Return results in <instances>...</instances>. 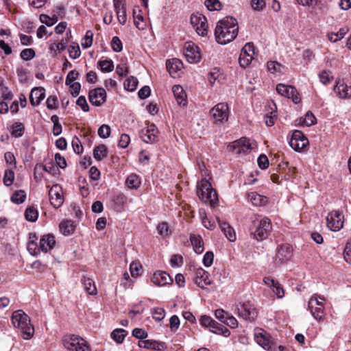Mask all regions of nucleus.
Wrapping results in <instances>:
<instances>
[{"instance_id":"obj_1","label":"nucleus","mask_w":351,"mask_h":351,"mask_svg":"<svg viewBox=\"0 0 351 351\" xmlns=\"http://www.w3.org/2000/svg\"><path fill=\"white\" fill-rule=\"evenodd\" d=\"M239 25L237 19L226 16L219 21L215 29L216 41L220 45H226L236 38L238 35Z\"/></svg>"},{"instance_id":"obj_2","label":"nucleus","mask_w":351,"mask_h":351,"mask_svg":"<svg viewBox=\"0 0 351 351\" xmlns=\"http://www.w3.org/2000/svg\"><path fill=\"white\" fill-rule=\"evenodd\" d=\"M37 239L36 233L29 234L27 249L29 254L34 256H38L40 252L46 253L51 250L56 244L55 237L51 234H44L40 239L39 245L36 243Z\"/></svg>"},{"instance_id":"obj_3","label":"nucleus","mask_w":351,"mask_h":351,"mask_svg":"<svg viewBox=\"0 0 351 351\" xmlns=\"http://www.w3.org/2000/svg\"><path fill=\"white\" fill-rule=\"evenodd\" d=\"M12 323L23 334L25 339H30L34 333V328L30 323L29 316L22 310L15 311L11 317Z\"/></svg>"},{"instance_id":"obj_4","label":"nucleus","mask_w":351,"mask_h":351,"mask_svg":"<svg viewBox=\"0 0 351 351\" xmlns=\"http://www.w3.org/2000/svg\"><path fill=\"white\" fill-rule=\"evenodd\" d=\"M271 229V220L267 217H264L253 221V226L251 228L250 234L254 239L261 241L268 237Z\"/></svg>"},{"instance_id":"obj_5","label":"nucleus","mask_w":351,"mask_h":351,"mask_svg":"<svg viewBox=\"0 0 351 351\" xmlns=\"http://www.w3.org/2000/svg\"><path fill=\"white\" fill-rule=\"evenodd\" d=\"M197 194L203 202L214 207L218 204L217 192L212 188L210 183L206 179L201 181L199 188H197Z\"/></svg>"},{"instance_id":"obj_6","label":"nucleus","mask_w":351,"mask_h":351,"mask_svg":"<svg viewBox=\"0 0 351 351\" xmlns=\"http://www.w3.org/2000/svg\"><path fill=\"white\" fill-rule=\"evenodd\" d=\"M254 335L256 342L264 350L267 351H275L276 350V341L266 330L261 328H256Z\"/></svg>"},{"instance_id":"obj_7","label":"nucleus","mask_w":351,"mask_h":351,"mask_svg":"<svg viewBox=\"0 0 351 351\" xmlns=\"http://www.w3.org/2000/svg\"><path fill=\"white\" fill-rule=\"evenodd\" d=\"M236 311L239 317L250 322H254L258 315L256 308L249 302L237 304Z\"/></svg>"},{"instance_id":"obj_8","label":"nucleus","mask_w":351,"mask_h":351,"mask_svg":"<svg viewBox=\"0 0 351 351\" xmlns=\"http://www.w3.org/2000/svg\"><path fill=\"white\" fill-rule=\"evenodd\" d=\"M63 345L70 351H87L86 341L82 337L71 335L65 336L63 339Z\"/></svg>"},{"instance_id":"obj_9","label":"nucleus","mask_w":351,"mask_h":351,"mask_svg":"<svg viewBox=\"0 0 351 351\" xmlns=\"http://www.w3.org/2000/svg\"><path fill=\"white\" fill-rule=\"evenodd\" d=\"M229 108L225 103H219L210 111V114L215 123H223L228 119Z\"/></svg>"},{"instance_id":"obj_10","label":"nucleus","mask_w":351,"mask_h":351,"mask_svg":"<svg viewBox=\"0 0 351 351\" xmlns=\"http://www.w3.org/2000/svg\"><path fill=\"white\" fill-rule=\"evenodd\" d=\"M292 252L293 247L290 244L284 243L278 245L275 256V264L280 265L290 260Z\"/></svg>"},{"instance_id":"obj_11","label":"nucleus","mask_w":351,"mask_h":351,"mask_svg":"<svg viewBox=\"0 0 351 351\" xmlns=\"http://www.w3.org/2000/svg\"><path fill=\"white\" fill-rule=\"evenodd\" d=\"M184 55L190 63H197L201 60L199 47L193 42H186L184 47Z\"/></svg>"},{"instance_id":"obj_12","label":"nucleus","mask_w":351,"mask_h":351,"mask_svg":"<svg viewBox=\"0 0 351 351\" xmlns=\"http://www.w3.org/2000/svg\"><path fill=\"white\" fill-rule=\"evenodd\" d=\"M190 21L191 25L199 35L205 36L207 34V19L204 15L199 13L193 14L191 15Z\"/></svg>"},{"instance_id":"obj_13","label":"nucleus","mask_w":351,"mask_h":351,"mask_svg":"<svg viewBox=\"0 0 351 351\" xmlns=\"http://www.w3.org/2000/svg\"><path fill=\"white\" fill-rule=\"evenodd\" d=\"M327 226L332 231L339 230L343 225V215L339 210H332L327 217Z\"/></svg>"},{"instance_id":"obj_14","label":"nucleus","mask_w":351,"mask_h":351,"mask_svg":"<svg viewBox=\"0 0 351 351\" xmlns=\"http://www.w3.org/2000/svg\"><path fill=\"white\" fill-rule=\"evenodd\" d=\"M276 91L280 95L289 99H291L292 101L296 104L301 101V98L299 95V93H298V90L293 86L279 84L276 86Z\"/></svg>"},{"instance_id":"obj_15","label":"nucleus","mask_w":351,"mask_h":351,"mask_svg":"<svg viewBox=\"0 0 351 351\" xmlns=\"http://www.w3.org/2000/svg\"><path fill=\"white\" fill-rule=\"evenodd\" d=\"M254 46L252 43H246L242 48L239 62L241 67H246L250 64L254 58Z\"/></svg>"},{"instance_id":"obj_16","label":"nucleus","mask_w":351,"mask_h":351,"mask_svg":"<svg viewBox=\"0 0 351 351\" xmlns=\"http://www.w3.org/2000/svg\"><path fill=\"white\" fill-rule=\"evenodd\" d=\"M88 99L92 105L100 106L106 100V92L103 88H94L90 90Z\"/></svg>"},{"instance_id":"obj_17","label":"nucleus","mask_w":351,"mask_h":351,"mask_svg":"<svg viewBox=\"0 0 351 351\" xmlns=\"http://www.w3.org/2000/svg\"><path fill=\"white\" fill-rule=\"evenodd\" d=\"M51 204L54 208H59L63 203L62 189L58 184L53 185L49 191Z\"/></svg>"},{"instance_id":"obj_18","label":"nucleus","mask_w":351,"mask_h":351,"mask_svg":"<svg viewBox=\"0 0 351 351\" xmlns=\"http://www.w3.org/2000/svg\"><path fill=\"white\" fill-rule=\"evenodd\" d=\"M210 274L204 269L199 267L196 269L195 275V283L200 288L204 289L205 285H210L212 283L209 278Z\"/></svg>"},{"instance_id":"obj_19","label":"nucleus","mask_w":351,"mask_h":351,"mask_svg":"<svg viewBox=\"0 0 351 351\" xmlns=\"http://www.w3.org/2000/svg\"><path fill=\"white\" fill-rule=\"evenodd\" d=\"M229 147L236 151V154H245L247 151L252 149L250 140L245 137H242L240 139L232 142Z\"/></svg>"},{"instance_id":"obj_20","label":"nucleus","mask_w":351,"mask_h":351,"mask_svg":"<svg viewBox=\"0 0 351 351\" xmlns=\"http://www.w3.org/2000/svg\"><path fill=\"white\" fill-rule=\"evenodd\" d=\"M158 131L155 125L152 124L149 125L147 128L143 129L141 132V139L147 143H154L158 136Z\"/></svg>"},{"instance_id":"obj_21","label":"nucleus","mask_w":351,"mask_h":351,"mask_svg":"<svg viewBox=\"0 0 351 351\" xmlns=\"http://www.w3.org/2000/svg\"><path fill=\"white\" fill-rule=\"evenodd\" d=\"M45 90L43 87L34 88L29 94V101L33 106L40 104V101L45 98Z\"/></svg>"},{"instance_id":"obj_22","label":"nucleus","mask_w":351,"mask_h":351,"mask_svg":"<svg viewBox=\"0 0 351 351\" xmlns=\"http://www.w3.org/2000/svg\"><path fill=\"white\" fill-rule=\"evenodd\" d=\"M152 280L155 285L158 286H165L172 282L170 276L165 271H161L155 272L152 276Z\"/></svg>"},{"instance_id":"obj_23","label":"nucleus","mask_w":351,"mask_h":351,"mask_svg":"<svg viewBox=\"0 0 351 351\" xmlns=\"http://www.w3.org/2000/svg\"><path fill=\"white\" fill-rule=\"evenodd\" d=\"M334 91L341 99H348L351 97V86L341 82H337L334 87Z\"/></svg>"},{"instance_id":"obj_24","label":"nucleus","mask_w":351,"mask_h":351,"mask_svg":"<svg viewBox=\"0 0 351 351\" xmlns=\"http://www.w3.org/2000/svg\"><path fill=\"white\" fill-rule=\"evenodd\" d=\"M263 280L267 286L272 289L273 292L278 298H282L284 296V290L278 282L269 277H265Z\"/></svg>"},{"instance_id":"obj_25","label":"nucleus","mask_w":351,"mask_h":351,"mask_svg":"<svg viewBox=\"0 0 351 351\" xmlns=\"http://www.w3.org/2000/svg\"><path fill=\"white\" fill-rule=\"evenodd\" d=\"M217 221L219 226L226 237L231 242L234 241L236 239V234L233 228L231 227L226 221H221L218 218Z\"/></svg>"},{"instance_id":"obj_26","label":"nucleus","mask_w":351,"mask_h":351,"mask_svg":"<svg viewBox=\"0 0 351 351\" xmlns=\"http://www.w3.org/2000/svg\"><path fill=\"white\" fill-rule=\"evenodd\" d=\"M248 200L256 206H262L267 204V198L256 192H248L247 193Z\"/></svg>"},{"instance_id":"obj_27","label":"nucleus","mask_w":351,"mask_h":351,"mask_svg":"<svg viewBox=\"0 0 351 351\" xmlns=\"http://www.w3.org/2000/svg\"><path fill=\"white\" fill-rule=\"evenodd\" d=\"M166 66L170 75L176 77L178 71L182 69V62L178 59L173 58L167 61Z\"/></svg>"},{"instance_id":"obj_28","label":"nucleus","mask_w":351,"mask_h":351,"mask_svg":"<svg viewBox=\"0 0 351 351\" xmlns=\"http://www.w3.org/2000/svg\"><path fill=\"white\" fill-rule=\"evenodd\" d=\"M173 93L180 106H184L187 104L186 95L182 87L178 85L173 86Z\"/></svg>"},{"instance_id":"obj_29","label":"nucleus","mask_w":351,"mask_h":351,"mask_svg":"<svg viewBox=\"0 0 351 351\" xmlns=\"http://www.w3.org/2000/svg\"><path fill=\"white\" fill-rule=\"evenodd\" d=\"M81 282L83 285L84 290L89 295H94L97 294V289L95 285V282L91 278L83 276L81 279Z\"/></svg>"},{"instance_id":"obj_30","label":"nucleus","mask_w":351,"mask_h":351,"mask_svg":"<svg viewBox=\"0 0 351 351\" xmlns=\"http://www.w3.org/2000/svg\"><path fill=\"white\" fill-rule=\"evenodd\" d=\"M190 241L193 247L194 251L197 254H201L204 251V243L202 237L199 235L191 234Z\"/></svg>"},{"instance_id":"obj_31","label":"nucleus","mask_w":351,"mask_h":351,"mask_svg":"<svg viewBox=\"0 0 351 351\" xmlns=\"http://www.w3.org/2000/svg\"><path fill=\"white\" fill-rule=\"evenodd\" d=\"M141 184V178L135 173H132L128 176L125 180L126 186L130 189H137Z\"/></svg>"},{"instance_id":"obj_32","label":"nucleus","mask_w":351,"mask_h":351,"mask_svg":"<svg viewBox=\"0 0 351 351\" xmlns=\"http://www.w3.org/2000/svg\"><path fill=\"white\" fill-rule=\"evenodd\" d=\"M60 230L64 235H69L74 232L75 225L72 220H64L60 223Z\"/></svg>"},{"instance_id":"obj_33","label":"nucleus","mask_w":351,"mask_h":351,"mask_svg":"<svg viewBox=\"0 0 351 351\" xmlns=\"http://www.w3.org/2000/svg\"><path fill=\"white\" fill-rule=\"evenodd\" d=\"M108 149L105 145L100 144L93 149V156L95 160L100 161L107 156Z\"/></svg>"},{"instance_id":"obj_34","label":"nucleus","mask_w":351,"mask_h":351,"mask_svg":"<svg viewBox=\"0 0 351 351\" xmlns=\"http://www.w3.org/2000/svg\"><path fill=\"white\" fill-rule=\"evenodd\" d=\"M210 330L215 334L222 335L227 337L230 335V330L221 324L215 321L213 326H212Z\"/></svg>"},{"instance_id":"obj_35","label":"nucleus","mask_w":351,"mask_h":351,"mask_svg":"<svg viewBox=\"0 0 351 351\" xmlns=\"http://www.w3.org/2000/svg\"><path fill=\"white\" fill-rule=\"evenodd\" d=\"M114 6L119 23L122 25H124L126 22V12L123 5L122 4V2L117 3V4H114Z\"/></svg>"},{"instance_id":"obj_36","label":"nucleus","mask_w":351,"mask_h":351,"mask_svg":"<svg viewBox=\"0 0 351 351\" xmlns=\"http://www.w3.org/2000/svg\"><path fill=\"white\" fill-rule=\"evenodd\" d=\"M349 31L348 27H343L339 29L337 33H329L328 34V38L329 40L333 43H336L340 40Z\"/></svg>"},{"instance_id":"obj_37","label":"nucleus","mask_w":351,"mask_h":351,"mask_svg":"<svg viewBox=\"0 0 351 351\" xmlns=\"http://www.w3.org/2000/svg\"><path fill=\"white\" fill-rule=\"evenodd\" d=\"M127 335V330L123 328H117L111 332L110 337L117 343H121Z\"/></svg>"},{"instance_id":"obj_38","label":"nucleus","mask_w":351,"mask_h":351,"mask_svg":"<svg viewBox=\"0 0 351 351\" xmlns=\"http://www.w3.org/2000/svg\"><path fill=\"white\" fill-rule=\"evenodd\" d=\"M313 317L317 321H321L324 315V304H319V306H314V308H308Z\"/></svg>"},{"instance_id":"obj_39","label":"nucleus","mask_w":351,"mask_h":351,"mask_svg":"<svg viewBox=\"0 0 351 351\" xmlns=\"http://www.w3.org/2000/svg\"><path fill=\"white\" fill-rule=\"evenodd\" d=\"M38 169H42L44 171H45L46 172H47L53 176L56 175L58 172V168L57 167H56L52 162L47 163L45 165H42V164L37 165L34 168V171H37Z\"/></svg>"},{"instance_id":"obj_40","label":"nucleus","mask_w":351,"mask_h":351,"mask_svg":"<svg viewBox=\"0 0 351 351\" xmlns=\"http://www.w3.org/2000/svg\"><path fill=\"white\" fill-rule=\"evenodd\" d=\"M25 126L22 123L15 122L12 126L11 135L19 138L23 135Z\"/></svg>"},{"instance_id":"obj_41","label":"nucleus","mask_w":351,"mask_h":351,"mask_svg":"<svg viewBox=\"0 0 351 351\" xmlns=\"http://www.w3.org/2000/svg\"><path fill=\"white\" fill-rule=\"evenodd\" d=\"M38 217V210L34 206H29L26 208L25 212V218L26 220L34 222Z\"/></svg>"},{"instance_id":"obj_42","label":"nucleus","mask_w":351,"mask_h":351,"mask_svg":"<svg viewBox=\"0 0 351 351\" xmlns=\"http://www.w3.org/2000/svg\"><path fill=\"white\" fill-rule=\"evenodd\" d=\"M316 123V118L314 114L311 112L308 111L304 118H301L300 124L306 126H311Z\"/></svg>"},{"instance_id":"obj_43","label":"nucleus","mask_w":351,"mask_h":351,"mask_svg":"<svg viewBox=\"0 0 351 351\" xmlns=\"http://www.w3.org/2000/svg\"><path fill=\"white\" fill-rule=\"evenodd\" d=\"M308 143L307 138L300 139L299 141H289V145L297 152L303 149Z\"/></svg>"},{"instance_id":"obj_44","label":"nucleus","mask_w":351,"mask_h":351,"mask_svg":"<svg viewBox=\"0 0 351 351\" xmlns=\"http://www.w3.org/2000/svg\"><path fill=\"white\" fill-rule=\"evenodd\" d=\"M138 83V80L136 77L130 76L125 80L123 86L125 90L132 92L136 90Z\"/></svg>"},{"instance_id":"obj_45","label":"nucleus","mask_w":351,"mask_h":351,"mask_svg":"<svg viewBox=\"0 0 351 351\" xmlns=\"http://www.w3.org/2000/svg\"><path fill=\"white\" fill-rule=\"evenodd\" d=\"M26 199V194L24 191L19 190L15 191L12 195L10 199L11 201L17 204H22L25 202Z\"/></svg>"},{"instance_id":"obj_46","label":"nucleus","mask_w":351,"mask_h":351,"mask_svg":"<svg viewBox=\"0 0 351 351\" xmlns=\"http://www.w3.org/2000/svg\"><path fill=\"white\" fill-rule=\"evenodd\" d=\"M204 4L209 11H218L222 8L219 0H206Z\"/></svg>"},{"instance_id":"obj_47","label":"nucleus","mask_w":351,"mask_h":351,"mask_svg":"<svg viewBox=\"0 0 351 351\" xmlns=\"http://www.w3.org/2000/svg\"><path fill=\"white\" fill-rule=\"evenodd\" d=\"M138 346L143 348H150L153 350H160V343L156 341L143 340L140 341Z\"/></svg>"},{"instance_id":"obj_48","label":"nucleus","mask_w":351,"mask_h":351,"mask_svg":"<svg viewBox=\"0 0 351 351\" xmlns=\"http://www.w3.org/2000/svg\"><path fill=\"white\" fill-rule=\"evenodd\" d=\"M99 65L101 67V70L104 73H109L114 69V63L111 60H105L99 61Z\"/></svg>"},{"instance_id":"obj_49","label":"nucleus","mask_w":351,"mask_h":351,"mask_svg":"<svg viewBox=\"0 0 351 351\" xmlns=\"http://www.w3.org/2000/svg\"><path fill=\"white\" fill-rule=\"evenodd\" d=\"M325 301V298L322 297L317 294H314L312 295L308 301V308H314V306H319V304H324V302Z\"/></svg>"},{"instance_id":"obj_50","label":"nucleus","mask_w":351,"mask_h":351,"mask_svg":"<svg viewBox=\"0 0 351 351\" xmlns=\"http://www.w3.org/2000/svg\"><path fill=\"white\" fill-rule=\"evenodd\" d=\"M267 66L269 71H270L272 73H282L283 66L276 61H269L267 62Z\"/></svg>"},{"instance_id":"obj_51","label":"nucleus","mask_w":351,"mask_h":351,"mask_svg":"<svg viewBox=\"0 0 351 351\" xmlns=\"http://www.w3.org/2000/svg\"><path fill=\"white\" fill-rule=\"evenodd\" d=\"M69 57L72 59H76L81 55V51L78 44L73 43L68 49Z\"/></svg>"},{"instance_id":"obj_52","label":"nucleus","mask_w":351,"mask_h":351,"mask_svg":"<svg viewBox=\"0 0 351 351\" xmlns=\"http://www.w3.org/2000/svg\"><path fill=\"white\" fill-rule=\"evenodd\" d=\"M14 180V173L11 169H6L4 173L3 181L6 186H10L12 184Z\"/></svg>"},{"instance_id":"obj_53","label":"nucleus","mask_w":351,"mask_h":351,"mask_svg":"<svg viewBox=\"0 0 351 351\" xmlns=\"http://www.w3.org/2000/svg\"><path fill=\"white\" fill-rule=\"evenodd\" d=\"M320 82L323 84H328L333 80V76L330 71L324 70L319 74Z\"/></svg>"},{"instance_id":"obj_54","label":"nucleus","mask_w":351,"mask_h":351,"mask_svg":"<svg viewBox=\"0 0 351 351\" xmlns=\"http://www.w3.org/2000/svg\"><path fill=\"white\" fill-rule=\"evenodd\" d=\"M35 56V51L32 48L25 49L20 53L21 58L25 61L31 60Z\"/></svg>"},{"instance_id":"obj_55","label":"nucleus","mask_w":351,"mask_h":351,"mask_svg":"<svg viewBox=\"0 0 351 351\" xmlns=\"http://www.w3.org/2000/svg\"><path fill=\"white\" fill-rule=\"evenodd\" d=\"M134 23L138 29H144L146 27V23L144 21L143 17L141 14L136 15V12L134 10Z\"/></svg>"},{"instance_id":"obj_56","label":"nucleus","mask_w":351,"mask_h":351,"mask_svg":"<svg viewBox=\"0 0 351 351\" xmlns=\"http://www.w3.org/2000/svg\"><path fill=\"white\" fill-rule=\"evenodd\" d=\"M93 33L90 30L86 32L84 38V41L82 43V46L84 49L89 48L93 44Z\"/></svg>"},{"instance_id":"obj_57","label":"nucleus","mask_w":351,"mask_h":351,"mask_svg":"<svg viewBox=\"0 0 351 351\" xmlns=\"http://www.w3.org/2000/svg\"><path fill=\"white\" fill-rule=\"evenodd\" d=\"M69 38L62 39L60 42L58 43H53L51 45L50 49L53 51H58V52H60L63 51L68 43Z\"/></svg>"},{"instance_id":"obj_58","label":"nucleus","mask_w":351,"mask_h":351,"mask_svg":"<svg viewBox=\"0 0 351 351\" xmlns=\"http://www.w3.org/2000/svg\"><path fill=\"white\" fill-rule=\"evenodd\" d=\"M110 127L104 124L99 128L97 133L100 138H106L110 136Z\"/></svg>"},{"instance_id":"obj_59","label":"nucleus","mask_w":351,"mask_h":351,"mask_svg":"<svg viewBox=\"0 0 351 351\" xmlns=\"http://www.w3.org/2000/svg\"><path fill=\"white\" fill-rule=\"evenodd\" d=\"M152 313L156 321H161L165 316V311L162 308H155L152 310Z\"/></svg>"},{"instance_id":"obj_60","label":"nucleus","mask_w":351,"mask_h":351,"mask_svg":"<svg viewBox=\"0 0 351 351\" xmlns=\"http://www.w3.org/2000/svg\"><path fill=\"white\" fill-rule=\"evenodd\" d=\"M141 265L138 262H132L130 265V271L132 277H137L140 275Z\"/></svg>"},{"instance_id":"obj_61","label":"nucleus","mask_w":351,"mask_h":351,"mask_svg":"<svg viewBox=\"0 0 351 351\" xmlns=\"http://www.w3.org/2000/svg\"><path fill=\"white\" fill-rule=\"evenodd\" d=\"M111 47L114 51L120 52L123 49V45L121 40L118 36L112 37L111 41Z\"/></svg>"},{"instance_id":"obj_62","label":"nucleus","mask_w":351,"mask_h":351,"mask_svg":"<svg viewBox=\"0 0 351 351\" xmlns=\"http://www.w3.org/2000/svg\"><path fill=\"white\" fill-rule=\"evenodd\" d=\"M199 322L202 326L209 328L210 329L212 326L214 324L215 320L209 316L202 315L199 319Z\"/></svg>"},{"instance_id":"obj_63","label":"nucleus","mask_w":351,"mask_h":351,"mask_svg":"<svg viewBox=\"0 0 351 351\" xmlns=\"http://www.w3.org/2000/svg\"><path fill=\"white\" fill-rule=\"evenodd\" d=\"M72 147L75 153L79 154L83 152V147L80 140L75 136L72 140Z\"/></svg>"},{"instance_id":"obj_64","label":"nucleus","mask_w":351,"mask_h":351,"mask_svg":"<svg viewBox=\"0 0 351 351\" xmlns=\"http://www.w3.org/2000/svg\"><path fill=\"white\" fill-rule=\"evenodd\" d=\"M343 257L348 263L351 264V240L346 245L343 251Z\"/></svg>"}]
</instances>
